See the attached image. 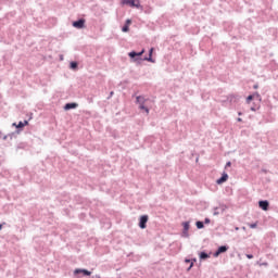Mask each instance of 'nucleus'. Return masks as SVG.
<instances>
[{
  "label": "nucleus",
  "instance_id": "21",
  "mask_svg": "<svg viewBox=\"0 0 278 278\" xmlns=\"http://www.w3.org/2000/svg\"><path fill=\"white\" fill-rule=\"evenodd\" d=\"M253 99H255V98H253V93H251V94H249L248 97H247V103H251V101H253Z\"/></svg>",
  "mask_w": 278,
  "mask_h": 278
},
{
  "label": "nucleus",
  "instance_id": "2",
  "mask_svg": "<svg viewBox=\"0 0 278 278\" xmlns=\"http://www.w3.org/2000/svg\"><path fill=\"white\" fill-rule=\"evenodd\" d=\"M122 5H129V8H137V10L142 9L140 0H121Z\"/></svg>",
  "mask_w": 278,
  "mask_h": 278
},
{
  "label": "nucleus",
  "instance_id": "16",
  "mask_svg": "<svg viewBox=\"0 0 278 278\" xmlns=\"http://www.w3.org/2000/svg\"><path fill=\"white\" fill-rule=\"evenodd\" d=\"M252 97L254 99H256V101H262V96L260 94V92L255 91L252 93Z\"/></svg>",
  "mask_w": 278,
  "mask_h": 278
},
{
  "label": "nucleus",
  "instance_id": "7",
  "mask_svg": "<svg viewBox=\"0 0 278 278\" xmlns=\"http://www.w3.org/2000/svg\"><path fill=\"white\" fill-rule=\"evenodd\" d=\"M225 101H226V103H230V104L238 103V101H240V96L229 94V96H227Z\"/></svg>",
  "mask_w": 278,
  "mask_h": 278
},
{
  "label": "nucleus",
  "instance_id": "15",
  "mask_svg": "<svg viewBox=\"0 0 278 278\" xmlns=\"http://www.w3.org/2000/svg\"><path fill=\"white\" fill-rule=\"evenodd\" d=\"M182 227H184V233H188L190 229V223L189 222L182 223Z\"/></svg>",
  "mask_w": 278,
  "mask_h": 278
},
{
  "label": "nucleus",
  "instance_id": "10",
  "mask_svg": "<svg viewBox=\"0 0 278 278\" xmlns=\"http://www.w3.org/2000/svg\"><path fill=\"white\" fill-rule=\"evenodd\" d=\"M268 201H260L258 202V207H261V210H264V212H268Z\"/></svg>",
  "mask_w": 278,
  "mask_h": 278
},
{
  "label": "nucleus",
  "instance_id": "3",
  "mask_svg": "<svg viewBox=\"0 0 278 278\" xmlns=\"http://www.w3.org/2000/svg\"><path fill=\"white\" fill-rule=\"evenodd\" d=\"M128 58H130L131 62H136L137 64H142V62H144V59H140L136 50L130 51Z\"/></svg>",
  "mask_w": 278,
  "mask_h": 278
},
{
  "label": "nucleus",
  "instance_id": "14",
  "mask_svg": "<svg viewBox=\"0 0 278 278\" xmlns=\"http://www.w3.org/2000/svg\"><path fill=\"white\" fill-rule=\"evenodd\" d=\"M226 251H227V247L222 245L218 248V250L215 252L214 255H215V257H218L220 253H226Z\"/></svg>",
  "mask_w": 278,
  "mask_h": 278
},
{
  "label": "nucleus",
  "instance_id": "34",
  "mask_svg": "<svg viewBox=\"0 0 278 278\" xmlns=\"http://www.w3.org/2000/svg\"><path fill=\"white\" fill-rule=\"evenodd\" d=\"M1 229H3V224H0V231H1Z\"/></svg>",
  "mask_w": 278,
  "mask_h": 278
},
{
  "label": "nucleus",
  "instance_id": "22",
  "mask_svg": "<svg viewBox=\"0 0 278 278\" xmlns=\"http://www.w3.org/2000/svg\"><path fill=\"white\" fill-rule=\"evenodd\" d=\"M144 49H141L139 52H137V55L139 56V59H143L142 55H144Z\"/></svg>",
  "mask_w": 278,
  "mask_h": 278
},
{
  "label": "nucleus",
  "instance_id": "9",
  "mask_svg": "<svg viewBox=\"0 0 278 278\" xmlns=\"http://www.w3.org/2000/svg\"><path fill=\"white\" fill-rule=\"evenodd\" d=\"M70 68H71V71H79V62L71 61L70 62Z\"/></svg>",
  "mask_w": 278,
  "mask_h": 278
},
{
  "label": "nucleus",
  "instance_id": "25",
  "mask_svg": "<svg viewBox=\"0 0 278 278\" xmlns=\"http://www.w3.org/2000/svg\"><path fill=\"white\" fill-rule=\"evenodd\" d=\"M124 25H127L128 27H129V25H131V20L130 18H127L126 21H125V24Z\"/></svg>",
  "mask_w": 278,
  "mask_h": 278
},
{
  "label": "nucleus",
  "instance_id": "4",
  "mask_svg": "<svg viewBox=\"0 0 278 278\" xmlns=\"http://www.w3.org/2000/svg\"><path fill=\"white\" fill-rule=\"evenodd\" d=\"M72 26L75 27V29H84L86 27V18H78L72 23Z\"/></svg>",
  "mask_w": 278,
  "mask_h": 278
},
{
  "label": "nucleus",
  "instance_id": "26",
  "mask_svg": "<svg viewBox=\"0 0 278 278\" xmlns=\"http://www.w3.org/2000/svg\"><path fill=\"white\" fill-rule=\"evenodd\" d=\"M257 88H260V85H258V84L253 85V89H254V90H257Z\"/></svg>",
  "mask_w": 278,
  "mask_h": 278
},
{
  "label": "nucleus",
  "instance_id": "36",
  "mask_svg": "<svg viewBox=\"0 0 278 278\" xmlns=\"http://www.w3.org/2000/svg\"><path fill=\"white\" fill-rule=\"evenodd\" d=\"M205 223H210V219H205Z\"/></svg>",
  "mask_w": 278,
  "mask_h": 278
},
{
  "label": "nucleus",
  "instance_id": "12",
  "mask_svg": "<svg viewBox=\"0 0 278 278\" xmlns=\"http://www.w3.org/2000/svg\"><path fill=\"white\" fill-rule=\"evenodd\" d=\"M136 103L138 105H142V104L147 103V100H146L144 96H137L136 97Z\"/></svg>",
  "mask_w": 278,
  "mask_h": 278
},
{
  "label": "nucleus",
  "instance_id": "8",
  "mask_svg": "<svg viewBox=\"0 0 278 278\" xmlns=\"http://www.w3.org/2000/svg\"><path fill=\"white\" fill-rule=\"evenodd\" d=\"M147 223H149V215L141 216L139 222L140 229H147Z\"/></svg>",
  "mask_w": 278,
  "mask_h": 278
},
{
  "label": "nucleus",
  "instance_id": "33",
  "mask_svg": "<svg viewBox=\"0 0 278 278\" xmlns=\"http://www.w3.org/2000/svg\"><path fill=\"white\" fill-rule=\"evenodd\" d=\"M16 125H17L16 123H13V124H12V127H15V128H16Z\"/></svg>",
  "mask_w": 278,
  "mask_h": 278
},
{
  "label": "nucleus",
  "instance_id": "5",
  "mask_svg": "<svg viewBox=\"0 0 278 278\" xmlns=\"http://www.w3.org/2000/svg\"><path fill=\"white\" fill-rule=\"evenodd\" d=\"M79 108V103L77 102H67L65 103V105L63 106V110L65 112H68L71 110H77Z\"/></svg>",
  "mask_w": 278,
  "mask_h": 278
},
{
  "label": "nucleus",
  "instance_id": "28",
  "mask_svg": "<svg viewBox=\"0 0 278 278\" xmlns=\"http://www.w3.org/2000/svg\"><path fill=\"white\" fill-rule=\"evenodd\" d=\"M248 260H253V254H247Z\"/></svg>",
  "mask_w": 278,
  "mask_h": 278
},
{
  "label": "nucleus",
  "instance_id": "30",
  "mask_svg": "<svg viewBox=\"0 0 278 278\" xmlns=\"http://www.w3.org/2000/svg\"><path fill=\"white\" fill-rule=\"evenodd\" d=\"M251 111H252V112H256V111H257V108L251 106Z\"/></svg>",
  "mask_w": 278,
  "mask_h": 278
},
{
  "label": "nucleus",
  "instance_id": "23",
  "mask_svg": "<svg viewBox=\"0 0 278 278\" xmlns=\"http://www.w3.org/2000/svg\"><path fill=\"white\" fill-rule=\"evenodd\" d=\"M197 228L198 229H203L204 225H203V222H197Z\"/></svg>",
  "mask_w": 278,
  "mask_h": 278
},
{
  "label": "nucleus",
  "instance_id": "6",
  "mask_svg": "<svg viewBox=\"0 0 278 278\" xmlns=\"http://www.w3.org/2000/svg\"><path fill=\"white\" fill-rule=\"evenodd\" d=\"M153 51H155V48H150L148 56H143V62H151V64H155V59H153Z\"/></svg>",
  "mask_w": 278,
  "mask_h": 278
},
{
  "label": "nucleus",
  "instance_id": "18",
  "mask_svg": "<svg viewBox=\"0 0 278 278\" xmlns=\"http://www.w3.org/2000/svg\"><path fill=\"white\" fill-rule=\"evenodd\" d=\"M207 257H210V254H207L205 252L200 253V260H207Z\"/></svg>",
  "mask_w": 278,
  "mask_h": 278
},
{
  "label": "nucleus",
  "instance_id": "32",
  "mask_svg": "<svg viewBox=\"0 0 278 278\" xmlns=\"http://www.w3.org/2000/svg\"><path fill=\"white\" fill-rule=\"evenodd\" d=\"M238 123H242V118L238 117L237 118Z\"/></svg>",
  "mask_w": 278,
  "mask_h": 278
},
{
  "label": "nucleus",
  "instance_id": "11",
  "mask_svg": "<svg viewBox=\"0 0 278 278\" xmlns=\"http://www.w3.org/2000/svg\"><path fill=\"white\" fill-rule=\"evenodd\" d=\"M79 273H83L86 277H90L92 275L91 271H88L87 269H75L74 275H79Z\"/></svg>",
  "mask_w": 278,
  "mask_h": 278
},
{
  "label": "nucleus",
  "instance_id": "19",
  "mask_svg": "<svg viewBox=\"0 0 278 278\" xmlns=\"http://www.w3.org/2000/svg\"><path fill=\"white\" fill-rule=\"evenodd\" d=\"M185 262H186V264H190V266L188 267V269L187 270H191L192 269V266H194V263L193 262H191L190 260H188V258H186L185 260Z\"/></svg>",
  "mask_w": 278,
  "mask_h": 278
},
{
  "label": "nucleus",
  "instance_id": "37",
  "mask_svg": "<svg viewBox=\"0 0 278 278\" xmlns=\"http://www.w3.org/2000/svg\"><path fill=\"white\" fill-rule=\"evenodd\" d=\"M239 116H242V113H241V112H239Z\"/></svg>",
  "mask_w": 278,
  "mask_h": 278
},
{
  "label": "nucleus",
  "instance_id": "13",
  "mask_svg": "<svg viewBox=\"0 0 278 278\" xmlns=\"http://www.w3.org/2000/svg\"><path fill=\"white\" fill-rule=\"evenodd\" d=\"M227 179H229V175H227V173H224L222 175V177L219 179H217L216 184H218V185L225 184V181H227Z\"/></svg>",
  "mask_w": 278,
  "mask_h": 278
},
{
  "label": "nucleus",
  "instance_id": "20",
  "mask_svg": "<svg viewBox=\"0 0 278 278\" xmlns=\"http://www.w3.org/2000/svg\"><path fill=\"white\" fill-rule=\"evenodd\" d=\"M122 31L124 34H127V31H129V26H127L126 24H124V26L122 27Z\"/></svg>",
  "mask_w": 278,
  "mask_h": 278
},
{
  "label": "nucleus",
  "instance_id": "17",
  "mask_svg": "<svg viewBox=\"0 0 278 278\" xmlns=\"http://www.w3.org/2000/svg\"><path fill=\"white\" fill-rule=\"evenodd\" d=\"M139 110H143V112H146V114H149V108L144 104H139Z\"/></svg>",
  "mask_w": 278,
  "mask_h": 278
},
{
  "label": "nucleus",
  "instance_id": "29",
  "mask_svg": "<svg viewBox=\"0 0 278 278\" xmlns=\"http://www.w3.org/2000/svg\"><path fill=\"white\" fill-rule=\"evenodd\" d=\"M111 97H114V91H111L108 99H110Z\"/></svg>",
  "mask_w": 278,
  "mask_h": 278
},
{
  "label": "nucleus",
  "instance_id": "35",
  "mask_svg": "<svg viewBox=\"0 0 278 278\" xmlns=\"http://www.w3.org/2000/svg\"><path fill=\"white\" fill-rule=\"evenodd\" d=\"M60 59H61V60H64V56H63V55H61V56H60Z\"/></svg>",
  "mask_w": 278,
  "mask_h": 278
},
{
  "label": "nucleus",
  "instance_id": "24",
  "mask_svg": "<svg viewBox=\"0 0 278 278\" xmlns=\"http://www.w3.org/2000/svg\"><path fill=\"white\" fill-rule=\"evenodd\" d=\"M249 227H250V229H255L257 227V223L250 224Z\"/></svg>",
  "mask_w": 278,
  "mask_h": 278
},
{
  "label": "nucleus",
  "instance_id": "31",
  "mask_svg": "<svg viewBox=\"0 0 278 278\" xmlns=\"http://www.w3.org/2000/svg\"><path fill=\"white\" fill-rule=\"evenodd\" d=\"M3 132H1V130H0V140H1V138H2V140H3Z\"/></svg>",
  "mask_w": 278,
  "mask_h": 278
},
{
  "label": "nucleus",
  "instance_id": "1",
  "mask_svg": "<svg viewBox=\"0 0 278 278\" xmlns=\"http://www.w3.org/2000/svg\"><path fill=\"white\" fill-rule=\"evenodd\" d=\"M29 121H31V116L29 117V119H25L24 122H18L17 125H15V131L3 136V140H8V138H10L11 140L12 138H16V136H18L21 131H23V129H25V127L29 125Z\"/></svg>",
  "mask_w": 278,
  "mask_h": 278
},
{
  "label": "nucleus",
  "instance_id": "27",
  "mask_svg": "<svg viewBox=\"0 0 278 278\" xmlns=\"http://www.w3.org/2000/svg\"><path fill=\"white\" fill-rule=\"evenodd\" d=\"M231 166V162H227L225 168H229Z\"/></svg>",
  "mask_w": 278,
  "mask_h": 278
}]
</instances>
